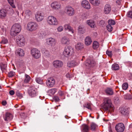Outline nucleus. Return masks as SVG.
I'll return each instance as SVG.
<instances>
[{
    "instance_id": "nucleus-1",
    "label": "nucleus",
    "mask_w": 132,
    "mask_h": 132,
    "mask_svg": "<svg viewBox=\"0 0 132 132\" xmlns=\"http://www.w3.org/2000/svg\"><path fill=\"white\" fill-rule=\"evenodd\" d=\"M103 104V108L104 110L110 112L114 111L115 108L110 99L108 98H105Z\"/></svg>"
},
{
    "instance_id": "nucleus-2",
    "label": "nucleus",
    "mask_w": 132,
    "mask_h": 132,
    "mask_svg": "<svg viewBox=\"0 0 132 132\" xmlns=\"http://www.w3.org/2000/svg\"><path fill=\"white\" fill-rule=\"evenodd\" d=\"M21 28L20 25L18 23L14 24L12 26L10 32L11 35L15 36L21 31Z\"/></svg>"
},
{
    "instance_id": "nucleus-3",
    "label": "nucleus",
    "mask_w": 132,
    "mask_h": 132,
    "mask_svg": "<svg viewBox=\"0 0 132 132\" xmlns=\"http://www.w3.org/2000/svg\"><path fill=\"white\" fill-rule=\"evenodd\" d=\"M63 54L65 56L67 57L73 56L75 54L74 51L71 46H68L65 48Z\"/></svg>"
},
{
    "instance_id": "nucleus-4",
    "label": "nucleus",
    "mask_w": 132,
    "mask_h": 132,
    "mask_svg": "<svg viewBox=\"0 0 132 132\" xmlns=\"http://www.w3.org/2000/svg\"><path fill=\"white\" fill-rule=\"evenodd\" d=\"M38 26V24L36 22H31L27 24V29L28 31L32 32L36 30Z\"/></svg>"
},
{
    "instance_id": "nucleus-5",
    "label": "nucleus",
    "mask_w": 132,
    "mask_h": 132,
    "mask_svg": "<svg viewBox=\"0 0 132 132\" xmlns=\"http://www.w3.org/2000/svg\"><path fill=\"white\" fill-rule=\"evenodd\" d=\"M16 41L17 44L20 47H22L24 45L25 39L22 35H18L16 38Z\"/></svg>"
},
{
    "instance_id": "nucleus-6",
    "label": "nucleus",
    "mask_w": 132,
    "mask_h": 132,
    "mask_svg": "<svg viewBox=\"0 0 132 132\" xmlns=\"http://www.w3.org/2000/svg\"><path fill=\"white\" fill-rule=\"evenodd\" d=\"M65 11L66 14L69 16H73L75 13L74 9L70 6H67L65 7Z\"/></svg>"
},
{
    "instance_id": "nucleus-7",
    "label": "nucleus",
    "mask_w": 132,
    "mask_h": 132,
    "mask_svg": "<svg viewBox=\"0 0 132 132\" xmlns=\"http://www.w3.org/2000/svg\"><path fill=\"white\" fill-rule=\"evenodd\" d=\"M31 54L32 56L35 59H38L40 56V52L36 48L32 49L31 52Z\"/></svg>"
},
{
    "instance_id": "nucleus-8",
    "label": "nucleus",
    "mask_w": 132,
    "mask_h": 132,
    "mask_svg": "<svg viewBox=\"0 0 132 132\" xmlns=\"http://www.w3.org/2000/svg\"><path fill=\"white\" fill-rule=\"evenodd\" d=\"M85 64L87 68L89 69L95 65V62L94 60L92 59H88L85 62Z\"/></svg>"
},
{
    "instance_id": "nucleus-9",
    "label": "nucleus",
    "mask_w": 132,
    "mask_h": 132,
    "mask_svg": "<svg viewBox=\"0 0 132 132\" xmlns=\"http://www.w3.org/2000/svg\"><path fill=\"white\" fill-rule=\"evenodd\" d=\"M28 93L31 96L35 97L36 95V90L34 86H30L28 89Z\"/></svg>"
},
{
    "instance_id": "nucleus-10",
    "label": "nucleus",
    "mask_w": 132,
    "mask_h": 132,
    "mask_svg": "<svg viewBox=\"0 0 132 132\" xmlns=\"http://www.w3.org/2000/svg\"><path fill=\"white\" fill-rule=\"evenodd\" d=\"M125 127L124 124L122 123H119L115 127V129L118 132H123L125 129Z\"/></svg>"
},
{
    "instance_id": "nucleus-11",
    "label": "nucleus",
    "mask_w": 132,
    "mask_h": 132,
    "mask_svg": "<svg viewBox=\"0 0 132 132\" xmlns=\"http://www.w3.org/2000/svg\"><path fill=\"white\" fill-rule=\"evenodd\" d=\"M81 5L84 9L87 10L91 8V6L89 3L86 0H84L82 1Z\"/></svg>"
},
{
    "instance_id": "nucleus-12",
    "label": "nucleus",
    "mask_w": 132,
    "mask_h": 132,
    "mask_svg": "<svg viewBox=\"0 0 132 132\" xmlns=\"http://www.w3.org/2000/svg\"><path fill=\"white\" fill-rule=\"evenodd\" d=\"M51 6L53 9L57 10L60 9L61 5L59 2L55 1L51 3Z\"/></svg>"
},
{
    "instance_id": "nucleus-13",
    "label": "nucleus",
    "mask_w": 132,
    "mask_h": 132,
    "mask_svg": "<svg viewBox=\"0 0 132 132\" xmlns=\"http://www.w3.org/2000/svg\"><path fill=\"white\" fill-rule=\"evenodd\" d=\"M53 64V66L56 68H59L62 67L63 64L61 61L59 60H56L54 61Z\"/></svg>"
},
{
    "instance_id": "nucleus-14",
    "label": "nucleus",
    "mask_w": 132,
    "mask_h": 132,
    "mask_svg": "<svg viewBox=\"0 0 132 132\" xmlns=\"http://www.w3.org/2000/svg\"><path fill=\"white\" fill-rule=\"evenodd\" d=\"M44 14L42 13L38 12L35 15V18L38 22H40L43 20L44 18Z\"/></svg>"
},
{
    "instance_id": "nucleus-15",
    "label": "nucleus",
    "mask_w": 132,
    "mask_h": 132,
    "mask_svg": "<svg viewBox=\"0 0 132 132\" xmlns=\"http://www.w3.org/2000/svg\"><path fill=\"white\" fill-rule=\"evenodd\" d=\"M13 116L10 113L7 112L6 113L4 119L5 121H9L13 119Z\"/></svg>"
},
{
    "instance_id": "nucleus-16",
    "label": "nucleus",
    "mask_w": 132,
    "mask_h": 132,
    "mask_svg": "<svg viewBox=\"0 0 132 132\" xmlns=\"http://www.w3.org/2000/svg\"><path fill=\"white\" fill-rule=\"evenodd\" d=\"M61 43L63 45H68L70 44V40L68 38L64 37L61 39Z\"/></svg>"
},
{
    "instance_id": "nucleus-17",
    "label": "nucleus",
    "mask_w": 132,
    "mask_h": 132,
    "mask_svg": "<svg viewBox=\"0 0 132 132\" xmlns=\"http://www.w3.org/2000/svg\"><path fill=\"white\" fill-rule=\"evenodd\" d=\"M111 10V8L110 5L106 4L104 7L103 12L104 13L106 14H109Z\"/></svg>"
},
{
    "instance_id": "nucleus-18",
    "label": "nucleus",
    "mask_w": 132,
    "mask_h": 132,
    "mask_svg": "<svg viewBox=\"0 0 132 132\" xmlns=\"http://www.w3.org/2000/svg\"><path fill=\"white\" fill-rule=\"evenodd\" d=\"M86 23L91 28H94L96 26V23L92 20H88L86 21Z\"/></svg>"
},
{
    "instance_id": "nucleus-19",
    "label": "nucleus",
    "mask_w": 132,
    "mask_h": 132,
    "mask_svg": "<svg viewBox=\"0 0 132 132\" xmlns=\"http://www.w3.org/2000/svg\"><path fill=\"white\" fill-rule=\"evenodd\" d=\"M58 22L56 19L53 16H50V24L53 25H57Z\"/></svg>"
},
{
    "instance_id": "nucleus-20",
    "label": "nucleus",
    "mask_w": 132,
    "mask_h": 132,
    "mask_svg": "<svg viewBox=\"0 0 132 132\" xmlns=\"http://www.w3.org/2000/svg\"><path fill=\"white\" fill-rule=\"evenodd\" d=\"M78 31L79 33L83 34L86 31V29L84 26L82 25H80L78 27Z\"/></svg>"
},
{
    "instance_id": "nucleus-21",
    "label": "nucleus",
    "mask_w": 132,
    "mask_h": 132,
    "mask_svg": "<svg viewBox=\"0 0 132 132\" xmlns=\"http://www.w3.org/2000/svg\"><path fill=\"white\" fill-rule=\"evenodd\" d=\"M15 53L16 55H18L20 56H23L24 54L23 50L20 48H18L16 50Z\"/></svg>"
},
{
    "instance_id": "nucleus-22",
    "label": "nucleus",
    "mask_w": 132,
    "mask_h": 132,
    "mask_svg": "<svg viewBox=\"0 0 132 132\" xmlns=\"http://www.w3.org/2000/svg\"><path fill=\"white\" fill-rule=\"evenodd\" d=\"M64 27L65 30H68L69 31L71 32L72 34L74 33V31L72 28L70 26L69 24H65Z\"/></svg>"
},
{
    "instance_id": "nucleus-23",
    "label": "nucleus",
    "mask_w": 132,
    "mask_h": 132,
    "mask_svg": "<svg viewBox=\"0 0 132 132\" xmlns=\"http://www.w3.org/2000/svg\"><path fill=\"white\" fill-rule=\"evenodd\" d=\"M85 45L88 46L91 44L92 42V40L90 37L88 36L86 37L85 39Z\"/></svg>"
},
{
    "instance_id": "nucleus-24",
    "label": "nucleus",
    "mask_w": 132,
    "mask_h": 132,
    "mask_svg": "<svg viewBox=\"0 0 132 132\" xmlns=\"http://www.w3.org/2000/svg\"><path fill=\"white\" fill-rule=\"evenodd\" d=\"M7 14L6 11L4 9H2L0 11V18L2 19L4 18Z\"/></svg>"
},
{
    "instance_id": "nucleus-25",
    "label": "nucleus",
    "mask_w": 132,
    "mask_h": 132,
    "mask_svg": "<svg viewBox=\"0 0 132 132\" xmlns=\"http://www.w3.org/2000/svg\"><path fill=\"white\" fill-rule=\"evenodd\" d=\"M78 63L76 60H72L68 63L67 66L70 67L77 65Z\"/></svg>"
},
{
    "instance_id": "nucleus-26",
    "label": "nucleus",
    "mask_w": 132,
    "mask_h": 132,
    "mask_svg": "<svg viewBox=\"0 0 132 132\" xmlns=\"http://www.w3.org/2000/svg\"><path fill=\"white\" fill-rule=\"evenodd\" d=\"M90 3L93 5L98 6L100 3V0H89Z\"/></svg>"
},
{
    "instance_id": "nucleus-27",
    "label": "nucleus",
    "mask_w": 132,
    "mask_h": 132,
    "mask_svg": "<svg viewBox=\"0 0 132 132\" xmlns=\"http://www.w3.org/2000/svg\"><path fill=\"white\" fill-rule=\"evenodd\" d=\"M1 69L2 72H5L6 71L7 65L5 63H1L0 64Z\"/></svg>"
},
{
    "instance_id": "nucleus-28",
    "label": "nucleus",
    "mask_w": 132,
    "mask_h": 132,
    "mask_svg": "<svg viewBox=\"0 0 132 132\" xmlns=\"http://www.w3.org/2000/svg\"><path fill=\"white\" fill-rule=\"evenodd\" d=\"M89 129V127L87 125L84 124L82 125V132H88Z\"/></svg>"
},
{
    "instance_id": "nucleus-29",
    "label": "nucleus",
    "mask_w": 132,
    "mask_h": 132,
    "mask_svg": "<svg viewBox=\"0 0 132 132\" xmlns=\"http://www.w3.org/2000/svg\"><path fill=\"white\" fill-rule=\"evenodd\" d=\"M75 47L77 50L78 51L80 50L83 48V44L82 43H78L76 45Z\"/></svg>"
},
{
    "instance_id": "nucleus-30",
    "label": "nucleus",
    "mask_w": 132,
    "mask_h": 132,
    "mask_svg": "<svg viewBox=\"0 0 132 132\" xmlns=\"http://www.w3.org/2000/svg\"><path fill=\"white\" fill-rule=\"evenodd\" d=\"M106 93L108 95H111L113 94V90L111 88H108L105 90Z\"/></svg>"
},
{
    "instance_id": "nucleus-31",
    "label": "nucleus",
    "mask_w": 132,
    "mask_h": 132,
    "mask_svg": "<svg viewBox=\"0 0 132 132\" xmlns=\"http://www.w3.org/2000/svg\"><path fill=\"white\" fill-rule=\"evenodd\" d=\"M25 17L28 18L31 16L32 14V12L29 10H27L24 11Z\"/></svg>"
},
{
    "instance_id": "nucleus-32",
    "label": "nucleus",
    "mask_w": 132,
    "mask_h": 132,
    "mask_svg": "<svg viewBox=\"0 0 132 132\" xmlns=\"http://www.w3.org/2000/svg\"><path fill=\"white\" fill-rule=\"evenodd\" d=\"M111 68L113 70H118L119 69V66L118 64L116 63H114L112 65Z\"/></svg>"
},
{
    "instance_id": "nucleus-33",
    "label": "nucleus",
    "mask_w": 132,
    "mask_h": 132,
    "mask_svg": "<svg viewBox=\"0 0 132 132\" xmlns=\"http://www.w3.org/2000/svg\"><path fill=\"white\" fill-rule=\"evenodd\" d=\"M35 81L37 83L39 84H43V79L40 77H36Z\"/></svg>"
},
{
    "instance_id": "nucleus-34",
    "label": "nucleus",
    "mask_w": 132,
    "mask_h": 132,
    "mask_svg": "<svg viewBox=\"0 0 132 132\" xmlns=\"http://www.w3.org/2000/svg\"><path fill=\"white\" fill-rule=\"evenodd\" d=\"M99 46V44L96 41H94L93 43V47L94 49H97Z\"/></svg>"
},
{
    "instance_id": "nucleus-35",
    "label": "nucleus",
    "mask_w": 132,
    "mask_h": 132,
    "mask_svg": "<svg viewBox=\"0 0 132 132\" xmlns=\"http://www.w3.org/2000/svg\"><path fill=\"white\" fill-rule=\"evenodd\" d=\"M90 129L92 131H95L97 126V125L94 123H92L90 125Z\"/></svg>"
},
{
    "instance_id": "nucleus-36",
    "label": "nucleus",
    "mask_w": 132,
    "mask_h": 132,
    "mask_svg": "<svg viewBox=\"0 0 132 132\" xmlns=\"http://www.w3.org/2000/svg\"><path fill=\"white\" fill-rule=\"evenodd\" d=\"M55 80L53 77L50 78V87H53L55 84Z\"/></svg>"
},
{
    "instance_id": "nucleus-37",
    "label": "nucleus",
    "mask_w": 132,
    "mask_h": 132,
    "mask_svg": "<svg viewBox=\"0 0 132 132\" xmlns=\"http://www.w3.org/2000/svg\"><path fill=\"white\" fill-rule=\"evenodd\" d=\"M2 40L0 43L1 44H6L8 43V40L7 38L2 37Z\"/></svg>"
},
{
    "instance_id": "nucleus-38",
    "label": "nucleus",
    "mask_w": 132,
    "mask_h": 132,
    "mask_svg": "<svg viewBox=\"0 0 132 132\" xmlns=\"http://www.w3.org/2000/svg\"><path fill=\"white\" fill-rule=\"evenodd\" d=\"M56 43L55 39L52 38H50V45L51 46H54Z\"/></svg>"
},
{
    "instance_id": "nucleus-39",
    "label": "nucleus",
    "mask_w": 132,
    "mask_h": 132,
    "mask_svg": "<svg viewBox=\"0 0 132 132\" xmlns=\"http://www.w3.org/2000/svg\"><path fill=\"white\" fill-rule=\"evenodd\" d=\"M25 78L24 80V82L26 83L28 82L30 79V77L27 74L25 75Z\"/></svg>"
},
{
    "instance_id": "nucleus-40",
    "label": "nucleus",
    "mask_w": 132,
    "mask_h": 132,
    "mask_svg": "<svg viewBox=\"0 0 132 132\" xmlns=\"http://www.w3.org/2000/svg\"><path fill=\"white\" fill-rule=\"evenodd\" d=\"M7 1L12 7L13 8H15L16 7L14 4L13 0H7Z\"/></svg>"
},
{
    "instance_id": "nucleus-41",
    "label": "nucleus",
    "mask_w": 132,
    "mask_h": 132,
    "mask_svg": "<svg viewBox=\"0 0 132 132\" xmlns=\"http://www.w3.org/2000/svg\"><path fill=\"white\" fill-rule=\"evenodd\" d=\"M15 94L18 97H19L20 98H21L23 97L22 94L18 90H17L15 92Z\"/></svg>"
},
{
    "instance_id": "nucleus-42",
    "label": "nucleus",
    "mask_w": 132,
    "mask_h": 132,
    "mask_svg": "<svg viewBox=\"0 0 132 132\" xmlns=\"http://www.w3.org/2000/svg\"><path fill=\"white\" fill-rule=\"evenodd\" d=\"M128 85L127 83H124L122 85V88L123 89L126 90L128 88Z\"/></svg>"
},
{
    "instance_id": "nucleus-43",
    "label": "nucleus",
    "mask_w": 132,
    "mask_h": 132,
    "mask_svg": "<svg viewBox=\"0 0 132 132\" xmlns=\"http://www.w3.org/2000/svg\"><path fill=\"white\" fill-rule=\"evenodd\" d=\"M107 30L109 32L111 31L113 29V27L112 26L108 24L106 26Z\"/></svg>"
},
{
    "instance_id": "nucleus-44",
    "label": "nucleus",
    "mask_w": 132,
    "mask_h": 132,
    "mask_svg": "<svg viewBox=\"0 0 132 132\" xmlns=\"http://www.w3.org/2000/svg\"><path fill=\"white\" fill-rule=\"evenodd\" d=\"M57 91V89L56 88H53L50 89V94L52 95H54Z\"/></svg>"
},
{
    "instance_id": "nucleus-45",
    "label": "nucleus",
    "mask_w": 132,
    "mask_h": 132,
    "mask_svg": "<svg viewBox=\"0 0 132 132\" xmlns=\"http://www.w3.org/2000/svg\"><path fill=\"white\" fill-rule=\"evenodd\" d=\"M109 25L112 26L114 25L115 24V22L114 21L112 20H109L108 21Z\"/></svg>"
},
{
    "instance_id": "nucleus-46",
    "label": "nucleus",
    "mask_w": 132,
    "mask_h": 132,
    "mask_svg": "<svg viewBox=\"0 0 132 132\" xmlns=\"http://www.w3.org/2000/svg\"><path fill=\"white\" fill-rule=\"evenodd\" d=\"M15 74V72L13 71H10L8 74V76L9 78H11L13 77Z\"/></svg>"
},
{
    "instance_id": "nucleus-47",
    "label": "nucleus",
    "mask_w": 132,
    "mask_h": 132,
    "mask_svg": "<svg viewBox=\"0 0 132 132\" xmlns=\"http://www.w3.org/2000/svg\"><path fill=\"white\" fill-rule=\"evenodd\" d=\"M106 54L109 56L111 57L112 55V51L107 50L106 52Z\"/></svg>"
},
{
    "instance_id": "nucleus-48",
    "label": "nucleus",
    "mask_w": 132,
    "mask_h": 132,
    "mask_svg": "<svg viewBox=\"0 0 132 132\" xmlns=\"http://www.w3.org/2000/svg\"><path fill=\"white\" fill-rule=\"evenodd\" d=\"M90 104L89 103H87L85 104L84 106L86 108H88V109H91L90 106Z\"/></svg>"
},
{
    "instance_id": "nucleus-49",
    "label": "nucleus",
    "mask_w": 132,
    "mask_h": 132,
    "mask_svg": "<svg viewBox=\"0 0 132 132\" xmlns=\"http://www.w3.org/2000/svg\"><path fill=\"white\" fill-rule=\"evenodd\" d=\"M127 16L129 17L132 18V11H130L128 13Z\"/></svg>"
},
{
    "instance_id": "nucleus-50",
    "label": "nucleus",
    "mask_w": 132,
    "mask_h": 132,
    "mask_svg": "<svg viewBox=\"0 0 132 132\" xmlns=\"http://www.w3.org/2000/svg\"><path fill=\"white\" fill-rule=\"evenodd\" d=\"M63 30V28L62 26H60L57 28V30L58 31L61 32Z\"/></svg>"
},
{
    "instance_id": "nucleus-51",
    "label": "nucleus",
    "mask_w": 132,
    "mask_h": 132,
    "mask_svg": "<svg viewBox=\"0 0 132 132\" xmlns=\"http://www.w3.org/2000/svg\"><path fill=\"white\" fill-rule=\"evenodd\" d=\"M59 94L61 96H62L64 95V93L61 90H59L58 92Z\"/></svg>"
},
{
    "instance_id": "nucleus-52",
    "label": "nucleus",
    "mask_w": 132,
    "mask_h": 132,
    "mask_svg": "<svg viewBox=\"0 0 132 132\" xmlns=\"http://www.w3.org/2000/svg\"><path fill=\"white\" fill-rule=\"evenodd\" d=\"M53 99H54L56 102L58 101L59 100V97L57 96H54L53 98Z\"/></svg>"
},
{
    "instance_id": "nucleus-53",
    "label": "nucleus",
    "mask_w": 132,
    "mask_h": 132,
    "mask_svg": "<svg viewBox=\"0 0 132 132\" xmlns=\"http://www.w3.org/2000/svg\"><path fill=\"white\" fill-rule=\"evenodd\" d=\"M9 93L11 95H12L14 94L15 92L13 90H11L9 91Z\"/></svg>"
},
{
    "instance_id": "nucleus-54",
    "label": "nucleus",
    "mask_w": 132,
    "mask_h": 132,
    "mask_svg": "<svg viewBox=\"0 0 132 132\" xmlns=\"http://www.w3.org/2000/svg\"><path fill=\"white\" fill-rule=\"evenodd\" d=\"M46 83L47 86L49 87L50 86V79L49 78L47 79Z\"/></svg>"
},
{
    "instance_id": "nucleus-55",
    "label": "nucleus",
    "mask_w": 132,
    "mask_h": 132,
    "mask_svg": "<svg viewBox=\"0 0 132 132\" xmlns=\"http://www.w3.org/2000/svg\"><path fill=\"white\" fill-rule=\"evenodd\" d=\"M125 110L124 109H123L122 110H121V112L122 114L123 115L125 114Z\"/></svg>"
},
{
    "instance_id": "nucleus-56",
    "label": "nucleus",
    "mask_w": 132,
    "mask_h": 132,
    "mask_svg": "<svg viewBox=\"0 0 132 132\" xmlns=\"http://www.w3.org/2000/svg\"><path fill=\"white\" fill-rule=\"evenodd\" d=\"M65 76L67 78H70V74L69 73H68Z\"/></svg>"
},
{
    "instance_id": "nucleus-57",
    "label": "nucleus",
    "mask_w": 132,
    "mask_h": 132,
    "mask_svg": "<svg viewBox=\"0 0 132 132\" xmlns=\"http://www.w3.org/2000/svg\"><path fill=\"white\" fill-rule=\"evenodd\" d=\"M46 42H45V43L49 45L50 43V38H48L46 40Z\"/></svg>"
},
{
    "instance_id": "nucleus-58",
    "label": "nucleus",
    "mask_w": 132,
    "mask_h": 132,
    "mask_svg": "<svg viewBox=\"0 0 132 132\" xmlns=\"http://www.w3.org/2000/svg\"><path fill=\"white\" fill-rule=\"evenodd\" d=\"M2 104L3 105H5L7 104V102L5 100L3 101L2 102Z\"/></svg>"
},
{
    "instance_id": "nucleus-59",
    "label": "nucleus",
    "mask_w": 132,
    "mask_h": 132,
    "mask_svg": "<svg viewBox=\"0 0 132 132\" xmlns=\"http://www.w3.org/2000/svg\"><path fill=\"white\" fill-rule=\"evenodd\" d=\"M121 0H116V2L118 5H119L121 3Z\"/></svg>"
},
{
    "instance_id": "nucleus-60",
    "label": "nucleus",
    "mask_w": 132,
    "mask_h": 132,
    "mask_svg": "<svg viewBox=\"0 0 132 132\" xmlns=\"http://www.w3.org/2000/svg\"><path fill=\"white\" fill-rule=\"evenodd\" d=\"M109 132H112V130L111 129V128H110L109 129Z\"/></svg>"
},
{
    "instance_id": "nucleus-61",
    "label": "nucleus",
    "mask_w": 132,
    "mask_h": 132,
    "mask_svg": "<svg viewBox=\"0 0 132 132\" xmlns=\"http://www.w3.org/2000/svg\"><path fill=\"white\" fill-rule=\"evenodd\" d=\"M100 22V23H104V22L103 21H101Z\"/></svg>"
},
{
    "instance_id": "nucleus-62",
    "label": "nucleus",
    "mask_w": 132,
    "mask_h": 132,
    "mask_svg": "<svg viewBox=\"0 0 132 132\" xmlns=\"http://www.w3.org/2000/svg\"><path fill=\"white\" fill-rule=\"evenodd\" d=\"M124 98H125V99H128V98H126V97H125H125H124Z\"/></svg>"
},
{
    "instance_id": "nucleus-63",
    "label": "nucleus",
    "mask_w": 132,
    "mask_h": 132,
    "mask_svg": "<svg viewBox=\"0 0 132 132\" xmlns=\"http://www.w3.org/2000/svg\"><path fill=\"white\" fill-rule=\"evenodd\" d=\"M84 57H85V56H82L83 58H84Z\"/></svg>"
},
{
    "instance_id": "nucleus-64",
    "label": "nucleus",
    "mask_w": 132,
    "mask_h": 132,
    "mask_svg": "<svg viewBox=\"0 0 132 132\" xmlns=\"http://www.w3.org/2000/svg\"><path fill=\"white\" fill-rule=\"evenodd\" d=\"M1 86H0V89H1Z\"/></svg>"
}]
</instances>
